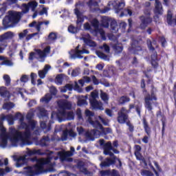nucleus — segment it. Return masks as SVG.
Returning a JSON list of instances; mask_svg holds the SVG:
<instances>
[{
	"label": "nucleus",
	"mask_w": 176,
	"mask_h": 176,
	"mask_svg": "<svg viewBox=\"0 0 176 176\" xmlns=\"http://www.w3.org/2000/svg\"><path fill=\"white\" fill-rule=\"evenodd\" d=\"M1 138V142L0 146L1 148H6L8 145V139L9 138V136H0Z\"/></svg>",
	"instance_id": "473e14b6"
},
{
	"label": "nucleus",
	"mask_w": 176,
	"mask_h": 176,
	"mask_svg": "<svg viewBox=\"0 0 176 176\" xmlns=\"http://www.w3.org/2000/svg\"><path fill=\"white\" fill-rule=\"evenodd\" d=\"M70 57L71 59H82L83 58V56H81V54H89V51L87 50H82L79 51H74V50H71L70 51Z\"/></svg>",
	"instance_id": "f8f14e48"
},
{
	"label": "nucleus",
	"mask_w": 176,
	"mask_h": 176,
	"mask_svg": "<svg viewBox=\"0 0 176 176\" xmlns=\"http://www.w3.org/2000/svg\"><path fill=\"white\" fill-rule=\"evenodd\" d=\"M22 17V12L16 11H9V15L3 19V26L6 29L13 28L17 24Z\"/></svg>",
	"instance_id": "7ed1b4c3"
},
{
	"label": "nucleus",
	"mask_w": 176,
	"mask_h": 176,
	"mask_svg": "<svg viewBox=\"0 0 176 176\" xmlns=\"http://www.w3.org/2000/svg\"><path fill=\"white\" fill-rule=\"evenodd\" d=\"M12 170L9 167H6V168H0V176H4L7 173L11 172Z\"/></svg>",
	"instance_id": "37998d69"
},
{
	"label": "nucleus",
	"mask_w": 176,
	"mask_h": 176,
	"mask_svg": "<svg viewBox=\"0 0 176 176\" xmlns=\"http://www.w3.org/2000/svg\"><path fill=\"white\" fill-rule=\"evenodd\" d=\"M0 131H1L0 137H9V136L6 134V128H5V127H3V128H0Z\"/></svg>",
	"instance_id": "052dcab7"
},
{
	"label": "nucleus",
	"mask_w": 176,
	"mask_h": 176,
	"mask_svg": "<svg viewBox=\"0 0 176 176\" xmlns=\"http://www.w3.org/2000/svg\"><path fill=\"white\" fill-rule=\"evenodd\" d=\"M30 9H31V8L27 6V3L21 4V12L23 14L29 13Z\"/></svg>",
	"instance_id": "a19ab883"
},
{
	"label": "nucleus",
	"mask_w": 176,
	"mask_h": 176,
	"mask_svg": "<svg viewBox=\"0 0 176 176\" xmlns=\"http://www.w3.org/2000/svg\"><path fill=\"white\" fill-rule=\"evenodd\" d=\"M75 152L74 147H70V151L59 152L58 155L61 161H66L67 158L73 156V153Z\"/></svg>",
	"instance_id": "ddd939ff"
},
{
	"label": "nucleus",
	"mask_w": 176,
	"mask_h": 176,
	"mask_svg": "<svg viewBox=\"0 0 176 176\" xmlns=\"http://www.w3.org/2000/svg\"><path fill=\"white\" fill-rule=\"evenodd\" d=\"M100 50H104L106 53H110V47H109L106 43L100 47Z\"/></svg>",
	"instance_id": "bf43d9fd"
},
{
	"label": "nucleus",
	"mask_w": 176,
	"mask_h": 176,
	"mask_svg": "<svg viewBox=\"0 0 176 176\" xmlns=\"http://www.w3.org/2000/svg\"><path fill=\"white\" fill-rule=\"evenodd\" d=\"M28 33L29 31L28 30H23V32H19V38L22 39L28 36Z\"/></svg>",
	"instance_id": "5fc2aeb1"
},
{
	"label": "nucleus",
	"mask_w": 176,
	"mask_h": 176,
	"mask_svg": "<svg viewBox=\"0 0 176 176\" xmlns=\"http://www.w3.org/2000/svg\"><path fill=\"white\" fill-rule=\"evenodd\" d=\"M23 129L25 131H15L14 133L10 135V140L12 142H21V145H32V142L31 139V126H25Z\"/></svg>",
	"instance_id": "f03ea898"
},
{
	"label": "nucleus",
	"mask_w": 176,
	"mask_h": 176,
	"mask_svg": "<svg viewBox=\"0 0 176 176\" xmlns=\"http://www.w3.org/2000/svg\"><path fill=\"white\" fill-rule=\"evenodd\" d=\"M85 137L87 138V139L89 140L94 141L95 140V135L92 133H91L89 131H87L86 133H85Z\"/></svg>",
	"instance_id": "49530a36"
},
{
	"label": "nucleus",
	"mask_w": 176,
	"mask_h": 176,
	"mask_svg": "<svg viewBox=\"0 0 176 176\" xmlns=\"http://www.w3.org/2000/svg\"><path fill=\"white\" fill-rule=\"evenodd\" d=\"M0 96L1 97L10 98V92L7 90V87H0Z\"/></svg>",
	"instance_id": "c85d7f7f"
},
{
	"label": "nucleus",
	"mask_w": 176,
	"mask_h": 176,
	"mask_svg": "<svg viewBox=\"0 0 176 176\" xmlns=\"http://www.w3.org/2000/svg\"><path fill=\"white\" fill-rule=\"evenodd\" d=\"M143 14L140 15L138 17V19L140 21V29L142 30H144L147 27L151 25L152 22H153V19L151 16V8H145L143 10Z\"/></svg>",
	"instance_id": "20e7f679"
},
{
	"label": "nucleus",
	"mask_w": 176,
	"mask_h": 176,
	"mask_svg": "<svg viewBox=\"0 0 176 176\" xmlns=\"http://www.w3.org/2000/svg\"><path fill=\"white\" fill-rule=\"evenodd\" d=\"M153 12L154 14H155V16H153L154 20L160 19V16H158L163 14L162 4L158 0H155V8H154Z\"/></svg>",
	"instance_id": "9b49d317"
},
{
	"label": "nucleus",
	"mask_w": 176,
	"mask_h": 176,
	"mask_svg": "<svg viewBox=\"0 0 176 176\" xmlns=\"http://www.w3.org/2000/svg\"><path fill=\"white\" fill-rule=\"evenodd\" d=\"M1 65L12 66L13 65V62L10 60H3V63H1Z\"/></svg>",
	"instance_id": "680f3d73"
},
{
	"label": "nucleus",
	"mask_w": 176,
	"mask_h": 176,
	"mask_svg": "<svg viewBox=\"0 0 176 176\" xmlns=\"http://www.w3.org/2000/svg\"><path fill=\"white\" fill-rule=\"evenodd\" d=\"M43 24H45V25H47L50 24V21H33L31 23L28 24V28H35V30H36L37 32H41V25Z\"/></svg>",
	"instance_id": "4468645a"
},
{
	"label": "nucleus",
	"mask_w": 176,
	"mask_h": 176,
	"mask_svg": "<svg viewBox=\"0 0 176 176\" xmlns=\"http://www.w3.org/2000/svg\"><path fill=\"white\" fill-rule=\"evenodd\" d=\"M134 155H135L136 159H138V160H145L144 156L142 155V154H140V153H134Z\"/></svg>",
	"instance_id": "338daca9"
},
{
	"label": "nucleus",
	"mask_w": 176,
	"mask_h": 176,
	"mask_svg": "<svg viewBox=\"0 0 176 176\" xmlns=\"http://www.w3.org/2000/svg\"><path fill=\"white\" fill-rule=\"evenodd\" d=\"M14 107V104L13 102H6V103H3V109L10 111L12 109H13Z\"/></svg>",
	"instance_id": "c9c22d12"
},
{
	"label": "nucleus",
	"mask_w": 176,
	"mask_h": 176,
	"mask_svg": "<svg viewBox=\"0 0 176 176\" xmlns=\"http://www.w3.org/2000/svg\"><path fill=\"white\" fill-rule=\"evenodd\" d=\"M3 80H5V86L9 87L11 85V78L9 75L5 74L3 76Z\"/></svg>",
	"instance_id": "58836bf2"
},
{
	"label": "nucleus",
	"mask_w": 176,
	"mask_h": 176,
	"mask_svg": "<svg viewBox=\"0 0 176 176\" xmlns=\"http://www.w3.org/2000/svg\"><path fill=\"white\" fill-rule=\"evenodd\" d=\"M14 119H16V120H19L20 122H23V120H25V118L23 117V116L22 115V113H21L20 112H17L16 113V115H14V116H13Z\"/></svg>",
	"instance_id": "c03bdc74"
},
{
	"label": "nucleus",
	"mask_w": 176,
	"mask_h": 176,
	"mask_svg": "<svg viewBox=\"0 0 176 176\" xmlns=\"http://www.w3.org/2000/svg\"><path fill=\"white\" fill-rule=\"evenodd\" d=\"M109 26L111 27V30L116 31L118 27L117 21L116 20L111 21V23H109Z\"/></svg>",
	"instance_id": "8fccbe9b"
},
{
	"label": "nucleus",
	"mask_w": 176,
	"mask_h": 176,
	"mask_svg": "<svg viewBox=\"0 0 176 176\" xmlns=\"http://www.w3.org/2000/svg\"><path fill=\"white\" fill-rule=\"evenodd\" d=\"M26 155H28V156H33V155H39V156H43L45 155V153H42L41 149L38 150H36V149H33V150H28L26 152Z\"/></svg>",
	"instance_id": "5701e85b"
},
{
	"label": "nucleus",
	"mask_w": 176,
	"mask_h": 176,
	"mask_svg": "<svg viewBox=\"0 0 176 176\" xmlns=\"http://www.w3.org/2000/svg\"><path fill=\"white\" fill-rule=\"evenodd\" d=\"M60 116L62 118H65L67 120H74V113L73 111H68L64 110L59 111Z\"/></svg>",
	"instance_id": "dca6fc26"
},
{
	"label": "nucleus",
	"mask_w": 176,
	"mask_h": 176,
	"mask_svg": "<svg viewBox=\"0 0 176 176\" xmlns=\"http://www.w3.org/2000/svg\"><path fill=\"white\" fill-rule=\"evenodd\" d=\"M173 15L171 11L168 10L166 19H167V23L169 25H176V16H175L174 19H173Z\"/></svg>",
	"instance_id": "412c9836"
},
{
	"label": "nucleus",
	"mask_w": 176,
	"mask_h": 176,
	"mask_svg": "<svg viewBox=\"0 0 176 176\" xmlns=\"http://www.w3.org/2000/svg\"><path fill=\"white\" fill-rule=\"evenodd\" d=\"M144 41L142 38L132 40L131 50L133 54H138L140 52H142V45Z\"/></svg>",
	"instance_id": "6e6552de"
},
{
	"label": "nucleus",
	"mask_w": 176,
	"mask_h": 176,
	"mask_svg": "<svg viewBox=\"0 0 176 176\" xmlns=\"http://www.w3.org/2000/svg\"><path fill=\"white\" fill-rule=\"evenodd\" d=\"M90 104L92 107L93 109L103 111V104L100 102H98L96 99L90 100Z\"/></svg>",
	"instance_id": "2eb2a0df"
},
{
	"label": "nucleus",
	"mask_w": 176,
	"mask_h": 176,
	"mask_svg": "<svg viewBox=\"0 0 176 176\" xmlns=\"http://www.w3.org/2000/svg\"><path fill=\"white\" fill-rule=\"evenodd\" d=\"M108 176H120V175L119 173V171H118L116 169H113V170H111V174H110Z\"/></svg>",
	"instance_id": "774afa93"
},
{
	"label": "nucleus",
	"mask_w": 176,
	"mask_h": 176,
	"mask_svg": "<svg viewBox=\"0 0 176 176\" xmlns=\"http://www.w3.org/2000/svg\"><path fill=\"white\" fill-rule=\"evenodd\" d=\"M131 101V98L127 96H122L120 98H118V104L120 105H125L126 103Z\"/></svg>",
	"instance_id": "bb28decb"
},
{
	"label": "nucleus",
	"mask_w": 176,
	"mask_h": 176,
	"mask_svg": "<svg viewBox=\"0 0 176 176\" xmlns=\"http://www.w3.org/2000/svg\"><path fill=\"white\" fill-rule=\"evenodd\" d=\"M36 52L41 59H43L45 57H46L47 53H45V52H43V50L38 49L36 50Z\"/></svg>",
	"instance_id": "09e8293b"
},
{
	"label": "nucleus",
	"mask_w": 176,
	"mask_h": 176,
	"mask_svg": "<svg viewBox=\"0 0 176 176\" xmlns=\"http://www.w3.org/2000/svg\"><path fill=\"white\" fill-rule=\"evenodd\" d=\"M37 111H38L39 118L47 116V111L45 110L44 107H38L37 108Z\"/></svg>",
	"instance_id": "2f4dec72"
},
{
	"label": "nucleus",
	"mask_w": 176,
	"mask_h": 176,
	"mask_svg": "<svg viewBox=\"0 0 176 176\" xmlns=\"http://www.w3.org/2000/svg\"><path fill=\"white\" fill-rule=\"evenodd\" d=\"M50 143V138L48 136H43V138L41 139L38 142L39 146L44 147L48 146Z\"/></svg>",
	"instance_id": "393cba45"
},
{
	"label": "nucleus",
	"mask_w": 176,
	"mask_h": 176,
	"mask_svg": "<svg viewBox=\"0 0 176 176\" xmlns=\"http://www.w3.org/2000/svg\"><path fill=\"white\" fill-rule=\"evenodd\" d=\"M160 43H161V46H162L163 48H165L166 45V39L165 38L164 36H161L159 38Z\"/></svg>",
	"instance_id": "6e6d98bb"
},
{
	"label": "nucleus",
	"mask_w": 176,
	"mask_h": 176,
	"mask_svg": "<svg viewBox=\"0 0 176 176\" xmlns=\"http://www.w3.org/2000/svg\"><path fill=\"white\" fill-rule=\"evenodd\" d=\"M91 24L96 30L99 28V21H98L97 19H94L92 21H91Z\"/></svg>",
	"instance_id": "3c124183"
},
{
	"label": "nucleus",
	"mask_w": 176,
	"mask_h": 176,
	"mask_svg": "<svg viewBox=\"0 0 176 176\" xmlns=\"http://www.w3.org/2000/svg\"><path fill=\"white\" fill-rule=\"evenodd\" d=\"M96 54H97L98 57H99L101 59L103 60H107L108 59V55L104 54L103 52H102L101 51H97L96 52Z\"/></svg>",
	"instance_id": "a18cd8bd"
},
{
	"label": "nucleus",
	"mask_w": 176,
	"mask_h": 176,
	"mask_svg": "<svg viewBox=\"0 0 176 176\" xmlns=\"http://www.w3.org/2000/svg\"><path fill=\"white\" fill-rule=\"evenodd\" d=\"M14 34L13 32H7L3 33L0 36V43L1 45H3L4 47L8 46V42L13 38Z\"/></svg>",
	"instance_id": "1a4fd4ad"
},
{
	"label": "nucleus",
	"mask_w": 176,
	"mask_h": 176,
	"mask_svg": "<svg viewBox=\"0 0 176 176\" xmlns=\"http://www.w3.org/2000/svg\"><path fill=\"white\" fill-rule=\"evenodd\" d=\"M116 160H113L112 158H107L106 161L102 162L100 163V167H110V166L115 164Z\"/></svg>",
	"instance_id": "b1692460"
},
{
	"label": "nucleus",
	"mask_w": 176,
	"mask_h": 176,
	"mask_svg": "<svg viewBox=\"0 0 176 176\" xmlns=\"http://www.w3.org/2000/svg\"><path fill=\"white\" fill-rule=\"evenodd\" d=\"M142 124H143V129H144L145 133H146L148 137H151V128L149 126L148 122L146 121V118H142Z\"/></svg>",
	"instance_id": "aec40b11"
},
{
	"label": "nucleus",
	"mask_w": 176,
	"mask_h": 176,
	"mask_svg": "<svg viewBox=\"0 0 176 176\" xmlns=\"http://www.w3.org/2000/svg\"><path fill=\"white\" fill-rule=\"evenodd\" d=\"M38 76L36 74V73H31L30 74V79L32 80V84L36 85L35 79L37 78Z\"/></svg>",
	"instance_id": "13d9d810"
},
{
	"label": "nucleus",
	"mask_w": 176,
	"mask_h": 176,
	"mask_svg": "<svg viewBox=\"0 0 176 176\" xmlns=\"http://www.w3.org/2000/svg\"><path fill=\"white\" fill-rule=\"evenodd\" d=\"M26 6H28L32 12H36V8H38V2L36 1H32L26 3Z\"/></svg>",
	"instance_id": "cd10ccee"
},
{
	"label": "nucleus",
	"mask_w": 176,
	"mask_h": 176,
	"mask_svg": "<svg viewBox=\"0 0 176 176\" xmlns=\"http://www.w3.org/2000/svg\"><path fill=\"white\" fill-rule=\"evenodd\" d=\"M100 99H102L104 102L108 103L109 96L106 92H100Z\"/></svg>",
	"instance_id": "ea45409f"
},
{
	"label": "nucleus",
	"mask_w": 176,
	"mask_h": 176,
	"mask_svg": "<svg viewBox=\"0 0 176 176\" xmlns=\"http://www.w3.org/2000/svg\"><path fill=\"white\" fill-rule=\"evenodd\" d=\"M41 128L43 130L44 133H47L50 129H52V125H50V124L47 125L45 121H41Z\"/></svg>",
	"instance_id": "c756f323"
},
{
	"label": "nucleus",
	"mask_w": 176,
	"mask_h": 176,
	"mask_svg": "<svg viewBox=\"0 0 176 176\" xmlns=\"http://www.w3.org/2000/svg\"><path fill=\"white\" fill-rule=\"evenodd\" d=\"M111 6H113V8L116 10V12L117 14H119L122 9L124 8V2H120L118 3L116 1H113L111 3Z\"/></svg>",
	"instance_id": "a211bd4d"
},
{
	"label": "nucleus",
	"mask_w": 176,
	"mask_h": 176,
	"mask_svg": "<svg viewBox=\"0 0 176 176\" xmlns=\"http://www.w3.org/2000/svg\"><path fill=\"white\" fill-rule=\"evenodd\" d=\"M113 20H111L110 18H109L108 16H104L102 18V26L106 28H108L111 21H112Z\"/></svg>",
	"instance_id": "7c9ffc66"
},
{
	"label": "nucleus",
	"mask_w": 176,
	"mask_h": 176,
	"mask_svg": "<svg viewBox=\"0 0 176 176\" xmlns=\"http://www.w3.org/2000/svg\"><path fill=\"white\" fill-rule=\"evenodd\" d=\"M29 81V76L28 75H23L21 78V82H27Z\"/></svg>",
	"instance_id": "0e129e2a"
},
{
	"label": "nucleus",
	"mask_w": 176,
	"mask_h": 176,
	"mask_svg": "<svg viewBox=\"0 0 176 176\" xmlns=\"http://www.w3.org/2000/svg\"><path fill=\"white\" fill-rule=\"evenodd\" d=\"M147 47L150 52H151V65L154 69H157L159 66L158 62L160 60V56H158L157 52L155 51V48L152 46V42L151 40H147L146 41Z\"/></svg>",
	"instance_id": "423d86ee"
},
{
	"label": "nucleus",
	"mask_w": 176,
	"mask_h": 176,
	"mask_svg": "<svg viewBox=\"0 0 176 176\" xmlns=\"http://www.w3.org/2000/svg\"><path fill=\"white\" fill-rule=\"evenodd\" d=\"M60 111L70 110L72 105L69 102H60L58 104Z\"/></svg>",
	"instance_id": "4be33fe9"
},
{
	"label": "nucleus",
	"mask_w": 176,
	"mask_h": 176,
	"mask_svg": "<svg viewBox=\"0 0 176 176\" xmlns=\"http://www.w3.org/2000/svg\"><path fill=\"white\" fill-rule=\"evenodd\" d=\"M100 121L104 124V126H109V120L107 118H104L101 116H99Z\"/></svg>",
	"instance_id": "864d4df0"
},
{
	"label": "nucleus",
	"mask_w": 176,
	"mask_h": 176,
	"mask_svg": "<svg viewBox=\"0 0 176 176\" xmlns=\"http://www.w3.org/2000/svg\"><path fill=\"white\" fill-rule=\"evenodd\" d=\"M38 32H39L32 33V34H28V35L25 36V41H26V42H29V41H30L32 38H34V36L38 35Z\"/></svg>",
	"instance_id": "603ef678"
},
{
	"label": "nucleus",
	"mask_w": 176,
	"mask_h": 176,
	"mask_svg": "<svg viewBox=\"0 0 176 176\" xmlns=\"http://www.w3.org/2000/svg\"><path fill=\"white\" fill-rule=\"evenodd\" d=\"M141 176H154V174L151 170H141L140 171Z\"/></svg>",
	"instance_id": "79ce46f5"
},
{
	"label": "nucleus",
	"mask_w": 176,
	"mask_h": 176,
	"mask_svg": "<svg viewBox=\"0 0 176 176\" xmlns=\"http://www.w3.org/2000/svg\"><path fill=\"white\" fill-rule=\"evenodd\" d=\"M7 120L8 122L10 125H13L14 123V120H16V118H14V116L12 114H9L5 116L4 114L0 115V120L4 122V120Z\"/></svg>",
	"instance_id": "f3484780"
},
{
	"label": "nucleus",
	"mask_w": 176,
	"mask_h": 176,
	"mask_svg": "<svg viewBox=\"0 0 176 176\" xmlns=\"http://www.w3.org/2000/svg\"><path fill=\"white\" fill-rule=\"evenodd\" d=\"M56 38H57V36L55 32H50V35H48L47 36L48 41H54L56 40Z\"/></svg>",
	"instance_id": "de8ad7c7"
},
{
	"label": "nucleus",
	"mask_w": 176,
	"mask_h": 176,
	"mask_svg": "<svg viewBox=\"0 0 176 176\" xmlns=\"http://www.w3.org/2000/svg\"><path fill=\"white\" fill-rule=\"evenodd\" d=\"M46 164V162H43V160H39L34 166L35 173L39 174L43 173V166Z\"/></svg>",
	"instance_id": "6ab92c4d"
},
{
	"label": "nucleus",
	"mask_w": 176,
	"mask_h": 176,
	"mask_svg": "<svg viewBox=\"0 0 176 176\" xmlns=\"http://www.w3.org/2000/svg\"><path fill=\"white\" fill-rule=\"evenodd\" d=\"M85 114L86 117H88L87 122L89 124H90L96 129H100V131H104L103 125H102V124L98 120H93V117L95 116L94 112L87 109L86 111H85Z\"/></svg>",
	"instance_id": "0eeeda50"
},
{
	"label": "nucleus",
	"mask_w": 176,
	"mask_h": 176,
	"mask_svg": "<svg viewBox=\"0 0 176 176\" xmlns=\"http://www.w3.org/2000/svg\"><path fill=\"white\" fill-rule=\"evenodd\" d=\"M52 96L50 94H46L43 98L41 99V102H45L46 104L49 103L52 100Z\"/></svg>",
	"instance_id": "4c0bfd02"
},
{
	"label": "nucleus",
	"mask_w": 176,
	"mask_h": 176,
	"mask_svg": "<svg viewBox=\"0 0 176 176\" xmlns=\"http://www.w3.org/2000/svg\"><path fill=\"white\" fill-rule=\"evenodd\" d=\"M63 74H58L56 76V78H55V84H56L58 86H61L63 85Z\"/></svg>",
	"instance_id": "72a5a7b5"
},
{
	"label": "nucleus",
	"mask_w": 176,
	"mask_h": 176,
	"mask_svg": "<svg viewBox=\"0 0 176 176\" xmlns=\"http://www.w3.org/2000/svg\"><path fill=\"white\" fill-rule=\"evenodd\" d=\"M89 132L95 135L96 138L100 136V131L98 129H91V131H89Z\"/></svg>",
	"instance_id": "4d7b16f0"
},
{
	"label": "nucleus",
	"mask_w": 176,
	"mask_h": 176,
	"mask_svg": "<svg viewBox=\"0 0 176 176\" xmlns=\"http://www.w3.org/2000/svg\"><path fill=\"white\" fill-rule=\"evenodd\" d=\"M50 94L53 96H56L57 94V89L54 87H51L50 89Z\"/></svg>",
	"instance_id": "e2e57ef3"
},
{
	"label": "nucleus",
	"mask_w": 176,
	"mask_h": 176,
	"mask_svg": "<svg viewBox=\"0 0 176 176\" xmlns=\"http://www.w3.org/2000/svg\"><path fill=\"white\" fill-rule=\"evenodd\" d=\"M87 4H88V6L90 7V8L91 6H95V7L98 6V2L97 1H93L92 0L89 1Z\"/></svg>",
	"instance_id": "69168bd1"
},
{
	"label": "nucleus",
	"mask_w": 176,
	"mask_h": 176,
	"mask_svg": "<svg viewBox=\"0 0 176 176\" xmlns=\"http://www.w3.org/2000/svg\"><path fill=\"white\" fill-rule=\"evenodd\" d=\"M50 65H46L45 66H44V69L43 70H39V78H41V79H44L45 78L46 74H47V72L50 69Z\"/></svg>",
	"instance_id": "a878e982"
},
{
	"label": "nucleus",
	"mask_w": 176,
	"mask_h": 176,
	"mask_svg": "<svg viewBox=\"0 0 176 176\" xmlns=\"http://www.w3.org/2000/svg\"><path fill=\"white\" fill-rule=\"evenodd\" d=\"M68 32L72 34H77V32H78V28L70 25L68 26Z\"/></svg>",
	"instance_id": "e433bc0d"
},
{
	"label": "nucleus",
	"mask_w": 176,
	"mask_h": 176,
	"mask_svg": "<svg viewBox=\"0 0 176 176\" xmlns=\"http://www.w3.org/2000/svg\"><path fill=\"white\" fill-rule=\"evenodd\" d=\"M157 97L155 96L153 91L151 92V95L150 94H147L146 96H144V107L148 111V112L153 113L152 110L153 108L152 105L157 106Z\"/></svg>",
	"instance_id": "39448f33"
},
{
	"label": "nucleus",
	"mask_w": 176,
	"mask_h": 176,
	"mask_svg": "<svg viewBox=\"0 0 176 176\" xmlns=\"http://www.w3.org/2000/svg\"><path fill=\"white\" fill-rule=\"evenodd\" d=\"M112 151L113 153H112ZM113 153H119V151L116 148H113L111 142H107V144L104 146V155H109V157H113Z\"/></svg>",
	"instance_id": "9d476101"
},
{
	"label": "nucleus",
	"mask_w": 176,
	"mask_h": 176,
	"mask_svg": "<svg viewBox=\"0 0 176 176\" xmlns=\"http://www.w3.org/2000/svg\"><path fill=\"white\" fill-rule=\"evenodd\" d=\"M84 43L85 44H86L88 46H90L91 47H95L97 44L96 43V42L93 41L92 40H91L90 38H84Z\"/></svg>",
	"instance_id": "f704fd0d"
},
{
	"label": "nucleus",
	"mask_w": 176,
	"mask_h": 176,
	"mask_svg": "<svg viewBox=\"0 0 176 176\" xmlns=\"http://www.w3.org/2000/svg\"><path fill=\"white\" fill-rule=\"evenodd\" d=\"M135 109L136 113H138V116H141L140 111L142 109V106L135 104H129V109L126 107H122L118 112L117 121L120 124H126L129 126V133H133L135 131V126L131 122L129 119V113H131V110Z\"/></svg>",
	"instance_id": "f257e3e1"
}]
</instances>
